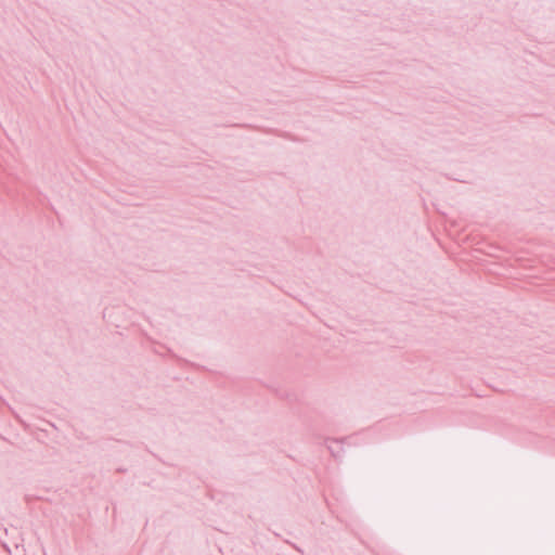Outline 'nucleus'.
Returning <instances> with one entry per match:
<instances>
[{"label": "nucleus", "mask_w": 555, "mask_h": 555, "mask_svg": "<svg viewBox=\"0 0 555 555\" xmlns=\"http://www.w3.org/2000/svg\"><path fill=\"white\" fill-rule=\"evenodd\" d=\"M327 449L335 459H339L343 453V441L341 440H327Z\"/></svg>", "instance_id": "1"}]
</instances>
